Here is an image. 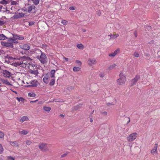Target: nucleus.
I'll return each mask as SVG.
<instances>
[{
    "mask_svg": "<svg viewBox=\"0 0 160 160\" xmlns=\"http://www.w3.org/2000/svg\"><path fill=\"white\" fill-rule=\"evenodd\" d=\"M37 11V9L34 5L29 3L26 4L23 9L24 12H28L29 13H35Z\"/></svg>",
    "mask_w": 160,
    "mask_h": 160,
    "instance_id": "f257e3e1",
    "label": "nucleus"
},
{
    "mask_svg": "<svg viewBox=\"0 0 160 160\" xmlns=\"http://www.w3.org/2000/svg\"><path fill=\"white\" fill-rule=\"evenodd\" d=\"M120 78L118 79L117 82L118 84L121 85L125 83L126 81V77L122 72H121L119 74Z\"/></svg>",
    "mask_w": 160,
    "mask_h": 160,
    "instance_id": "f03ea898",
    "label": "nucleus"
},
{
    "mask_svg": "<svg viewBox=\"0 0 160 160\" xmlns=\"http://www.w3.org/2000/svg\"><path fill=\"white\" fill-rule=\"evenodd\" d=\"M47 59L46 54L44 53H41L40 60L41 62L43 64H46L48 62Z\"/></svg>",
    "mask_w": 160,
    "mask_h": 160,
    "instance_id": "7ed1b4c3",
    "label": "nucleus"
},
{
    "mask_svg": "<svg viewBox=\"0 0 160 160\" xmlns=\"http://www.w3.org/2000/svg\"><path fill=\"white\" fill-rule=\"evenodd\" d=\"M137 137V133H133L129 135L127 139L129 142H132L134 141Z\"/></svg>",
    "mask_w": 160,
    "mask_h": 160,
    "instance_id": "20e7f679",
    "label": "nucleus"
},
{
    "mask_svg": "<svg viewBox=\"0 0 160 160\" xmlns=\"http://www.w3.org/2000/svg\"><path fill=\"white\" fill-rule=\"evenodd\" d=\"M140 76L137 75L133 79L130 81L131 85L130 86L132 87L134 86L136 84L137 82L140 79Z\"/></svg>",
    "mask_w": 160,
    "mask_h": 160,
    "instance_id": "39448f33",
    "label": "nucleus"
},
{
    "mask_svg": "<svg viewBox=\"0 0 160 160\" xmlns=\"http://www.w3.org/2000/svg\"><path fill=\"white\" fill-rule=\"evenodd\" d=\"M1 44L2 45L6 47H9L11 48H13V44L12 42H1Z\"/></svg>",
    "mask_w": 160,
    "mask_h": 160,
    "instance_id": "423d86ee",
    "label": "nucleus"
},
{
    "mask_svg": "<svg viewBox=\"0 0 160 160\" xmlns=\"http://www.w3.org/2000/svg\"><path fill=\"white\" fill-rule=\"evenodd\" d=\"M38 82L36 80H34L30 82V84L27 85L28 87H37L38 86Z\"/></svg>",
    "mask_w": 160,
    "mask_h": 160,
    "instance_id": "0eeeda50",
    "label": "nucleus"
},
{
    "mask_svg": "<svg viewBox=\"0 0 160 160\" xmlns=\"http://www.w3.org/2000/svg\"><path fill=\"white\" fill-rule=\"evenodd\" d=\"M24 62L21 61H20L15 62L13 64V65L15 67L20 66L21 67H24Z\"/></svg>",
    "mask_w": 160,
    "mask_h": 160,
    "instance_id": "6e6552de",
    "label": "nucleus"
},
{
    "mask_svg": "<svg viewBox=\"0 0 160 160\" xmlns=\"http://www.w3.org/2000/svg\"><path fill=\"white\" fill-rule=\"evenodd\" d=\"M2 73L3 76L7 78H9L12 76L11 72L6 70L3 71Z\"/></svg>",
    "mask_w": 160,
    "mask_h": 160,
    "instance_id": "1a4fd4ad",
    "label": "nucleus"
},
{
    "mask_svg": "<svg viewBox=\"0 0 160 160\" xmlns=\"http://www.w3.org/2000/svg\"><path fill=\"white\" fill-rule=\"evenodd\" d=\"M96 61L94 59H89L88 61V63L90 66H92L96 63Z\"/></svg>",
    "mask_w": 160,
    "mask_h": 160,
    "instance_id": "9d476101",
    "label": "nucleus"
},
{
    "mask_svg": "<svg viewBox=\"0 0 160 160\" xmlns=\"http://www.w3.org/2000/svg\"><path fill=\"white\" fill-rule=\"evenodd\" d=\"M20 48L25 51H28L30 48V46L27 44H24L20 46Z\"/></svg>",
    "mask_w": 160,
    "mask_h": 160,
    "instance_id": "9b49d317",
    "label": "nucleus"
},
{
    "mask_svg": "<svg viewBox=\"0 0 160 160\" xmlns=\"http://www.w3.org/2000/svg\"><path fill=\"white\" fill-rule=\"evenodd\" d=\"M13 37L14 39L22 40L24 39V37L22 36H20L19 35L16 34H12Z\"/></svg>",
    "mask_w": 160,
    "mask_h": 160,
    "instance_id": "f8f14e48",
    "label": "nucleus"
},
{
    "mask_svg": "<svg viewBox=\"0 0 160 160\" xmlns=\"http://www.w3.org/2000/svg\"><path fill=\"white\" fill-rule=\"evenodd\" d=\"M49 79L48 75L47 74L43 78V81L45 83L47 84L49 82Z\"/></svg>",
    "mask_w": 160,
    "mask_h": 160,
    "instance_id": "ddd939ff",
    "label": "nucleus"
},
{
    "mask_svg": "<svg viewBox=\"0 0 160 160\" xmlns=\"http://www.w3.org/2000/svg\"><path fill=\"white\" fill-rule=\"evenodd\" d=\"M47 144L45 143H40L39 144L38 147L42 151H45V149L44 148L46 147Z\"/></svg>",
    "mask_w": 160,
    "mask_h": 160,
    "instance_id": "4468645a",
    "label": "nucleus"
},
{
    "mask_svg": "<svg viewBox=\"0 0 160 160\" xmlns=\"http://www.w3.org/2000/svg\"><path fill=\"white\" fill-rule=\"evenodd\" d=\"M11 145L14 147H18L19 146L18 144L16 141L14 142H10Z\"/></svg>",
    "mask_w": 160,
    "mask_h": 160,
    "instance_id": "2eb2a0df",
    "label": "nucleus"
},
{
    "mask_svg": "<svg viewBox=\"0 0 160 160\" xmlns=\"http://www.w3.org/2000/svg\"><path fill=\"white\" fill-rule=\"evenodd\" d=\"M117 66L116 64H113L110 65L109 67L108 68L107 70H111L113 69L114 68H115Z\"/></svg>",
    "mask_w": 160,
    "mask_h": 160,
    "instance_id": "dca6fc26",
    "label": "nucleus"
},
{
    "mask_svg": "<svg viewBox=\"0 0 160 160\" xmlns=\"http://www.w3.org/2000/svg\"><path fill=\"white\" fill-rule=\"evenodd\" d=\"M109 36L110 37V39H114L118 37L119 35L118 34H117L115 35L111 34Z\"/></svg>",
    "mask_w": 160,
    "mask_h": 160,
    "instance_id": "f3484780",
    "label": "nucleus"
},
{
    "mask_svg": "<svg viewBox=\"0 0 160 160\" xmlns=\"http://www.w3.org/2000/svg\"><path fill=\"white\" fill-rule=\"evenodd\" d=\"M8 38L4 34H0V40H3Z\"/></svg>",
    "mask_w": 160,
    "mask_h": 160,
    "instance_id": "a211bd4d",
    "label": "nucleus"
},
{
    "mask_svg": "<svg viewBox=\"0 0 160 160\" xmlns=\"http://www.w3.org/2000/svg\"><path fill=\"white\" fill-rule=\"evenodd\" d=\"M29 72L32 74H33L36 75H37L38 73V70H30L29 71Z\"/></svg>",
    "mask_w": 160,
    "mask_h": 160,
    "instance_id": "6ab92c4d",
    "label": "nucleus"
},
{
    "mask_svg": "<svg viewBox=\"0 0 160 160\" xmlns=\"http://www.w3.org/2000/svg\"><path fill=\"white\" fill-rule=\"evenodd\" d=\"M16 39H13L12 38H9V39L8 40V42H10L11 41H12V43H18V42L16 41Z\"/></svg>",
    "mask_w": 160,
    "mask_h": 160,
    "instance_id": "aec40b11",
    "label": "nucleus"
},
{
    "mask_svg": "<svg viewBox=\"0 0 160 160\" xmlns=\"http://www.w3.org/2000/svg\"><path fill=\"white\" fill-rule=\"evenodd\" d=\"M20 134H21L23 135H27L28 133V132L26 130H22L20 131L19 132Z\"/></svg>",
    "mask_w": 160,
    "mask_h": 160,
    "instance_id": "412c9836",
    "label": "nucleus"
},
{
    "mask_svg": "<svg viewBox=\"0 0 160 160\" xmlns=\"http://www.w3.org/2000/svg\"><path fill=\"white\" fill-rule=\"evenodd\" d=\"M82 104H79L78 105H77L75 106L74 107V109L75 110H78L80 108H81L82 107Z\"/></svg>",
    "mask_w": 160,
    "mask_h": 160,
    "instance_id": "4be33fe9",
    "label": "nucleus"
},
{
    "mask_svg": "<svg viewBox=\"0 0 160 160\" xmlns=\"http://www.w3.org/2000/svg\"><path fill=\"white\" fill-rule=\"evenodd\" d=\"M55 71L54 70H52L50 72L51 77L52 78L54 77Z\"/></svg>",
    "mask_w": 160,
    "mask_h": 160,
    "instance_id": "5701e85b",
    "label": "nucleus"
},
{
    "mask_svg": "<svg viewBox=\"0 0 160 160\" xmlns=\"http://www.w3.org/2000/svg\"><path fill=\"white\" fill-rule=\"evenodd\" d=\"M2 81L6 85H11L10 83L7 80L3 79L2 80Z\"/></svg>",
    "mask_w": 160,
    "mask_h": 160,
    "instance_id": "b1692460",
    "label": "nucleus"
},
{
    "mask_svg": "<svg viewBox=\"0 0 160 160\" xmlns=\"http://www.w3.org/2000/svg\"><path fill=\"white\" fill-rule=\"evenodd\" d=\"M43 109L46 111L49 112L51 109V108L49 107H43Z\"/></svg>",
    "mask_w": 160,
    "mask_h": 160,
    "instance_id": "393cba45",
    "label": "nucleus"
},
{
    "mask_svg": "<svg viewBox=\"0 0 160 160\" xmlns=\"http://www.w3.org/2000/svg\"><path fill=\"white\" fill-rule=\"evenodd\" d=\"M16 99L18 100V101L19 102L21 101L22 102H24V99L22 97L18 98L17 97H16Z\"/></svg>",
    "mask_w": 160,
    "mask_h": 160,
    "instance_id": "a878e982",
    "label": "nucleus"
},
{
    "mask_svg": "<svg viewBox=\"0 0 160 160\" xmlns=\"http://www.w3.org/2000/svg\"><path fill=\"white\" fill-rule=\"evenodd\" d=\"M28 119V118L27 116H23L21 118V121L22 122H24L27 120Z\"/></svg>",
    "mask_w": 160,
    "mask_h": 160,
    "instance_id": "bb28decb",
    "label": "nucleus"
},
{
    "mask_svg": "<svg viewBox=\"0 0 160 160\" xmlns=\"http://www.w3.org/2000/svg\"><path fill=\"white\" fill-rule=\"evenodd\" d=\"M21 59L23 61H24V60H28L29 59H30V58L29 57H27L26 56H23L21 57Z\"/></svg>",
    "mask_w": 160,
    "mask_h": 160,
    "instance_id": "cd10ccee",
    "label": "nucleus"
},
{
    "mask_svg": "<svg viewBox=\"0 0 160 160\" xmlns=\"http://www.w3.org/2000/svg\"><path fill=\"white\" fill-rule=\"evenodd\" d=\"M12 18L14 19L20 18L19 13H18L17 14L14 15L12 17Z\"/></svg>",
    "mask_w": 160,
    "mask_h": 160,
    "instance_id": "c85d7f7f",
    "label": "nucleus"
},
{
    "mask_svg": "<svg viewBox=\"0 0 160 160\" xmlns=\"http://www.w3.org/2000/svg\"><path fill=\"white\" fill-rule=\"evenodd\" d=\"M0 3L3 5H6L8 3V2L5 0H2L0 2Z\"/></svg>",
    "mask_w": 160,
    "mask_h": 160,
    "instance_id": "c756f323",
    "label": "nucleus"
},
{
    "mask_svg": "<svg viewBox=\"0 0 160 160\" xmlns=\"http://www.w3.org/2000/svg\"><path fill=\"white\" fill-rule=\"evenodd\" d=\"M77 47L79 49H82L83 48V46L81 44H78Z\"/></svg>",
    "mask_w": 160,
    "mask_h": 160,
    "instance_id": "7c9ffc66",
    "label": "nucleus"
},
{
    "mask_svg": "<svg viewBox=\"0 0 160 160\" xmlns=\"http://www.w3.org/2000/svg\"><path fill=\"white\" fill-rule=\"evenodd\" d=\"M55 81L54 79H52L49 83V85L51 86H53L55 84Z\"/></svg>",
    "mask_w": 160,
    "mask_h": 160,
    "instance_id": "2f4dec72",
    "label": "nucleus"
},
{
    "mask_svg": "<svg viewBox=\"0 0 160 160\" xmlns=\"http://www.w3.org/2000/svg\"><path fill=\"white\" fill-rule=\"evenodd\" d=\"M28 95L30 97H34L36 96V94L33 92H29L28 93Z\"/></svg>",
    "mask_w": 160,
    "mask_h": 160,
    "instance_id": "473e14b6",
    "label": "nucleus"
},
{
    "mask_svg": "<svg viewBox=\"0 0 160 160\" xmlns=\"http://www.w3.org/2000/svg\"><path fill=\"white\" fill-rule=\"evenodd\" d=\"M33 3L35 4V5H37L39 3V0H31Z\"/></svg>",
    "mask_w": 160,
    "mask_h": 160,
    "instance_id": "72a5a7b5",
    "label": "nucleus"
},
{
    "mask_svg": "<svg viewBox=\"0 0 160 160\" xmlns=\"http://www.w3.org/2000/svg\"><path fill=\"white\" fill-rule=\"evenodd\" d=\"M79 69H80V68L78 67H74L73 68V71H76V72H77V71H79Z\"/></svg>",
    "mask_w": 160,
    "mask_h": 160,
    "instance_id": "f704fd0d",
    "label": "nucleus"
},
{
    "mask_svg": "<svg viewBox=\"0 0 160 160\" xmlns=\"http://www.w3.org/2000/svg\"><path fill=\"white\" fill-rule=\"evenodd\" d=\"M74 87L73 86H70L67 88V89L69 91L72 90L74 89Z\"/></svg>",
    "mask_w": 160,
    "mask_h": 160,
    "instance_id": "c9c22d12",
    "label": "nucleus"
},
{
    "mask_svg": "<svg viewBox=\"0 0 160 160\" xmlns=\"http://www.w3.org/2000/svg\"><path fill=\"white\" fill-rule=\"evenodd\" d=\"M6 58H8V59L9 60H13V59H14V58H13V57H11L10 56H9V55H7L6 57Z\"/></svg>",
    "mask_w": 160,
    "mask_h": 160,
    "instance_id": "e433bc0d",
    "label": "nucleus"
},
{
    "mask_svg": "<svg viewBox=\"0 0 160 160\" xmlns=\"http://www.w3.org/2000/svg\"><path fill=\"white\" fill-rule=\"evenodd\" d=\"M8 160H15V158L11 156H9L7 157Z\"/></svg>",
    "mask_w": 160,
    "mask_h": 160,
    "instance_id": "4c0bfd02",
    "label": "nucleus"
},
{
    "mask_svg": "<svg viewBox=\"0 0 160 160\" xmlns=\"http://www.w3.org/2000/svg\"><path fill=\"white\" fill-rule=\"evenodd\" d=\"M61 23L63 25H66L68 23V21L65 20H62L61 21Z\"/></svg>",
    "mask_w": 160,
    "mask_h": 160,
    "instance_id": "58836bf2",
    "label": "nucleus"
},
{
    "mask_svg": "<svg viewBox=\"0 0 160 160\" xmlns=\"http://www.w3.org/2000/svg\"><path fill=\"white\" fill-rule=\"evenodd\" d=\"M3 151V149L2 146L0 144V154H2Z\"/></svg>",
    "mask_w": 160,
    "mask_h": 160,
    "instance_id": "ea45409f",
    "label": "nucleus"
},
{
    "mask_svg": "<svg viewBox=\"0 0 160 160\" xmlns=\"http://www.w3.org/2000/svg\"><path fill=\"white\" fill-rule=\"evenodd\" d=\"M6 22V21H4L0 20V26H2L4 25Z\"/></svg>",
    "mask_w": 160,
    "mask_h": 160,
    "instance_id": "a19ab883",
    "label": "nucleus"
},
{
    "mask_svg": "<svg viewBox=\"0 0 160 160\" xmlns=\"http://www.w3.org/2000/svg\"><path fill=\"white\" fill-rule=\"evenodd\" d=\"M4 137V134L2 132L0 131V138H2Z\"/></svg>",
    "mask_w": 160,
    "mask_h": 160,
    "instance_id": "79ce46f5",
    "label": "nucleus"
},
{
    "mask_svg": "<svg viewBox=\"0 0 160 160\" xmlns=\"http://www.w3.org/2000/svg\"><path fill=\"white\" fill-rule=\"evenodd\" d=\"M119 52L120 49L119 48H118L114 52V53L116 55L117 54L119 53Z\"/></svg>",
    "mask_w": 160,
    "mask_h": 160,
    "instance_id": "37998d69",
    "label": "nucleus"
},
{
    "mask_svg": "<svg viewBox=\"0 0 160 160\" xmlns=\"http://www.w3.org/2000/svg\"><path fill=\"white\" fill-rule=\"evenodd\" d=\"M133 55L135 57H136L137 58H138L139 57V54L138 52H135L134 53Z\"/></svg>",
    "mask_w": 160,
    "mask_h": 160,
    "instance_id": "c03bdc74",
    "label": "nucleus"
},
{
    "mask_svg": "<svg viewBox=\"0 0 160 160\" xmlns=\"http://www.w3.org/2000/svg\"><path fill=\"white\" fill-rule=\"evenodd\" d=\"M145 29H147L148 30H150L151 29V27L150 26H146L145 27Z\"/></svg>",
    "mask_w": 160,
    "mask_h": 160,
    "instance_id": "a18cd8bd",
    "label": "nucleus"
},
{
    "mask_svg": "<svg viewBox=\"0 0 160 160\" xmlns=\"http://www.w3.org/2000/svg\"><path fill=\"white\" fill-rule=\"evenodd\" d=\"M35 22L33 21H31L29 22V25L30 26H32L34 24Z\"/></svg>",
    "mask_w": 160,
    "mask_h": 160,
    "instance_id": "49530a36",
    "label": "nucleus"
},
{
    "mask_svg": "<svg viewBox=\"0 0 160 160\" xmlns=\"http://www.w3.org/2000/svg\"><path fill=\"white\" fill-rule=\"evenodd\" d=\"M99 76H100V77H101V78H102L104 77V76H105V74H104V73H102V72H101L99 74Z\"/></svg>",
    "mask_w": 160,
    "mask_h": 160,
    "instance_id": "de8ad7c7",
    "label": "nucleus"
},
{
    "mask_svg": "<svg viewBox=\"0 0 160 160\" xmlns=\"http://www.w3.org/2000/svg\"><path fill=\"white\" fill-rule=\"evenodd\" d=\"M115 55L114 52L110 53L108 55L110 57H114Z\"/></svg>",
    "mask_w": 160,
    "mask_h": 160,
    "instance_id": "09e8293b",
    "label": "nucleus"
},
{
    "mask_svg": "<svg viewBox=\"0 0 160 160\" xmlns=\"http://www.w3.org/2000/svg\"><path fill=\"white\" fill-rule=\"evenodd\" d=\"M76 62L79 65H82V62H81L79 61V60H76Z\"/></svg>",
    "mask_w": 160,
    "mask_h": 160,
    "instance_id": "8fccbe9b",
    "label": "nucleus"
},
{
    "mask_svg": "<svg viewBox=\"0 0 160 160\" xmlns=\"http://www.w3.org/2000/svg\"><path fill=\"white\" fill-rule=\"evenodd\" d=\"M101 114L104 116H106L107 115L108 113L107 112L104 111L101 112Z\"/></svg>",
    "mask_w": 160,
    "mask_h": 160,
    "instance_id": "3c124183",
    "label": "nucleus"
},
{
    "mask_svg": "<svg viewBox=\"0 0 160 160\" xmlns=\"http://www.w3.org/2000/svg\"><path fill=\"white\" fill-rule=\"evenodd\" d=\"M19 15L20 17V18L24 17V14L23 13H19Z\"/></svg>",
    "mask_w": 160,
    "mask_h": 160,
    "instance_id": "603ef678",
    "label": "nucleus"
},
{
    "mask_svg": "<svg viewBox=\"0 0 160 160\" xmlns=\"http://www.w3.org/2000/svg\"><path fill=\"white\" fill-rule=\"evenodd\" d=\"M31 142L30 141H27L26 142V143L28 145H30L31 144Z\"/></svg>",
    "mask_w": 160,
    "mask_h": 160,
    "instance_id": "864d4df0",
    "label": "nucleus"
},
{
    "mask_svg": "<svg viewBox=\"0 0 160 160\" xmlns=\"http://www.w3.org/2000/svg\"><path fill=\"white\" fill-rule=\"evenodd\" d=\"M158 144L157 143H155V144L154 147V148L153 149H155V150L157 151V148H158Z\"/></svg>",
    "mask_w": 160,
    "mask_h": 160,
    "instance_id": "5fc2aeb1",
    "label": "nucleus"
},
{
    "mask_svg": "<svg viewBox=\"0 0 160 160\" xmlns=\"http://www.w3.org/2000/svg\"><path fill=\"white\" fill-rule=\"evenodd\" d=\"M42 47L43 48H46L47 45L46 44H43L42 45Z\"/></svg>",
    "mask_w": 160,
    "mask_h": 160,
    "instance_id": "6e6d98bb",
    "label": "nucleus"
},
{
    "mask_svg": "<svg viewBox=\"0 0 160 160\" xmlns=\"http://www.w3.org/2000/svg\"><path fill=\"white\" fill-rule=\"evenodd\" d=\"M97 14L98 16H100L101 14V12L100 11H97Z\"/></svg>",
    "mask_w": 160,
    "mask_h": 160,
    "instance_id": "4d7b16f0",
    "label": "nucleus"
},
{
    "mask_svg": "<svg viewBox=\"0 0 160 160\" xmlns=\"http://www.w3.org/2000/svg\"><path fill=\"white\" fill-rule=\"evenodd\" d=\"M156 152H157V151L156 150H155V149H154L153 148L151 150V153H155Z\"/></svg>",
    "mask_w": 160,
    "mask_h": 160,
    "instance_id": "13d9d810",
    "label": "nucleus"
},
{
    "mask_svg": "<svg viewBox=\"0 0 160 160\" xmlns=\"http://www.w3.org/2000/svg\"><path fill=\"white\" fill-rule=\"evenodd\" d=\"M17 3V2L15 1H13L11 2V4L12 5H16Z\"/></svg>",
    "mask_w": 160,
    "mask_h": 160,
    "instance_id": "bf43d9fd",
    "label": "nucleus"
},
{
    "mask_svg": "<svg viewBox=\"0 0 160 160\" xmlns=\"http://www.w3.org/2000/svg\"><path fill=\"white\" fill-rule=\"evenodd\" d=\"M69 9L71 10H73L75 9V8L73 7L72 6L69 7Z\"/></svg>",
    "mask_w": 160,
    "mask_h": 160,
    "instance_id": "052dcab7",
    "label": "nucleus"
},
{
    "mask_svg": "<svg viewBox=\"0 0 160 160\" xmlns=\"http://www.w3.org/2000/svg\"><path fill=\"white\" fill-rule=\"evenodd\" d=\"M134 35H135V37H137V32L136 31H135L134 32Z\"/></svg>",
    "mask_w": 160,
    "mask_h": 160,
    "instance_id": "680f3d73",
    "label": "nucleus"
},
{
    "mask_svg": "<svg viewBox=\"0 0 160 160\" xmlns=\"http://www.w3.org/2000/svg\"><path fill=\"white\" fill-rule=\"evenodd\" d=\"M67 155V154H66V153L64 154L61 156V158L64 157L66 156Z\"/></svg>",
    "mask_w": 160,
    "mask_h": 160,
    "instance_id": "e2e57ef3",
    "label": "nucleus"
},
{
    "mask_svg": "<svg viewBox=\"0 0 160 160\" xmlns=\"http://www.w3.org/2000/svg\"><path fill=\"white\" fill-rule=\"evenodd\" d=\"M107 105L108 106H110V105H113L112 103H107Z\"/></svg>",
    "mask_w": 160,
    "mask_h": 160,
    "instance_id": "0e129e2a",
    "label": "nucleus"
},
{
    "mask_svg": "<svg viewBox=\"0 0 160 160\" xmlns=\"http://www.w3.org/2000/svg\"><path fill=\"white\" fill-rule=\"evenodd\" d=\"M63 58L66 61H68V58L64 57Z\"/></svg>",
    "mask_w": 160,
    "mask_h": 160,
    "instance_id": "69168bd1",
    "label": "nucleus"
},
{
    "mask_svg": "<svg viewBox=\"0 0 160 160\" xmlns=\"http://www.w3.org/2000/svg\"><path fill=\"white\" fill-rule=\"evenodd\" d=\"M2 8H3V7L2 6L0 5V11H1V10Z\"/></svg>",
    "mask_w": 160,
    "mask_h": 160,
    "instance_id": "338daca9",
    "label": "nucleus"
},
{
    "mask_svg": "<svg viewBox=\"0 0 160 160\" xmlns=\"http://www.w3.org/2000/svg\"><path fill=\"white\" fill-rule=\"evenodd\" d=\"M60 117L63 118H64V115L63 114H61L60 115Z\"/></svg>",
    "mask_w": 160,
    "mask_h": 160,
    "instance_id": "774afa93",
    "label": "nucleus"
}]
</instances>
